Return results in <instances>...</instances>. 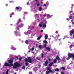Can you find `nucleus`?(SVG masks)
<instances>
[{
  "label": "nucleus",
  "mask_w": 74,
  "mask_h": 74,
  "mask_svg": "<svg viewBox=\"0 0 74 74\" xmlns=\"http://www.w3.org/2000/svg\"><path fill=\"white\" fill-rule=\"evenodd\" d=\"M48 60H49V61H51V59H48Z\"/></svg>",
  "instance_id": "48"
},
{
  "label": "nucleus",
  "mask_w": 74,
  "mask_h": 74,
  "mask_svg": "<svg viewBox=\"0 0 74 74\" xmlns=\"http://www.w3.org/2000/svg\"><path fill=\"white\" fill-rule=\"evenodd\" d=\"M44 16H46V14L43 15Z\"/></svg>",
  "instance_id": "47"
},
{
  "label": "nucleus",
  "mask_w": 74,
  "mask_h": 74,
  "mask_svg": "<svg viewBox=\"0 0 74 74\" xmlns=\"http://www.w3.org/2000/svg\"><path fill=\"white\" fill-rule=\"evenodd\" d=\"M34 12L35 13H36V12H37V11L35 10L34 11Z\"/></svg>",
  "instance_id": "44"
},
{
  "label": "nucleus",
  "mask_w": 74,
  "mask_h": 74,
  "mask_svg": "<svg viewBox=\"0 0 74 74\" xmlns=\"http://www.w3.org/2000/svg\"><path fill=\"white\" fill-rule=\"evenodd\" d=\"M14 13H12L11 14H10V18H11V17H12V15H14Z\"/></svg>",
  "instance_id": "20"
},
{
  "label": "nucleus",
  "mask_w": 74,
  "mask_h": 74,
  "mask_svg": "<svg viewBox=\"0 0 74 74\" xmlns=\"http://www.w3.org/2000/svg\"><path fill=\"white\" fill-rule=\"evenodd\" d=\"M15 59L12 58V60H10L8 61L9 63H11L10 64L7 63V62H5V64H4V66H10V67L14 65V64L12 63V62H13V61L12 60Z\"/></svg>",
  "instance_id": "1"
},
{
  "label": "nucleus",
  "mask_w": 74,
  "mask_h": 74,
  "mask_svg": "<svg viewBox=\"0 0 74 74\" xmlns=\"http://www.w3.org/2000/svg\"><path fill=\"white\" fill-rule=\"evenodd\" d=\"M39 26H40V27H42V24H39Z\"/></svg>",
  "instance_id": "29"
},
{
  "label": "nucleus",
  "mask_w": 74,
  "mask_h": 74,
  "mask_svg": "<svg viewBox=\"0 0 74 74\" xmlns=\"http://www.w3.org/2000/svg\"><path fill=\"white\" fill-rule=\"evenodd\" d=\"M64 37V38H69V37H67V36H65Z\"/></svg>",
  "instance_id": "37"
},
{
  "label": "nucleus",
  "mask_w": 74,
  "mask_h": 74,
  "mask_svg": "<svg viewBox=\"0 0 74 74\" xmlns=\"http://www.w3.org/2000/svg\"><path fill=\"white\" fill-rule=\"evenodd\" d=\"M73 47H74V45H71L70 46H69V48H73Z\"/></svg>",
  "instance_id": "21"
},
{
  "label": "nucleus",
  "mask_w": 74,
  "mask_h": 74,
  "mask_svg": "<svg viewBox=\"0 0 74 74\" xmlns=\"http://www.w3.org/2000/svg\"><path fill=\"white\" fill-rule=\"evenodd\" d=\"M39 48L40 49H41V48H42V45H40L39 46Z\"/></svg>",
  "instance_id": "25"
},
{
  "label": "nucleus",
  "mask_w": 74,
  "mask_h": 74,
  "mask_svg": "<svg viewBox=\"0 0 74 74\" xmlns=\"http://www.w3.org/2000/svg\"><path fill=\"white\" fill-rule=\"evenodd\" d=\"M21 22V19H19L18 20V23L19 22Z\"/></svg>",
  "instance_id": "31"
},
{
  "label": "nucleus",
  "mask_w": 74,
  "mask_h": 74,
  "mask_svg": "<svg viewBox=\"0 0 74 74\" xmlns=\"http://www.w3.org/2000/svg\"><path fill=\"white\" fill-rule=\"evenodd\" d=\"M29 41H28V40H26L25 41V43L26 44H29Z\"/></svg>",
  "instance_id": "19"
},
{
  "label": "nucleus",
  "mask_w": 74,
  "mask_h": 74,
  "mask_svg": "<svg viewBox=\"0 0 74 74\" xmlns=\"http://www.w3.org/2000/svg\"><path fill=\"white\" fill-rule=\"evenodd\" d=\"M8 69L7 70V71H6V74H8V72H9V71H8Z\"/></svg>",
  "instance_id": "34"
},
{
  "label": "nucleus",
  "mask_w": 74,
  "mask_h": 74,
  "mask_svg": "<svg viewBox=\"0 0 74 74\" xmlns=\"http://www.w3.org/2000/svg\"><path fill=\"white\" fill-rule=\"evenodd\" d=\"M57 38H58V37H57Z\"/></svg>",
  "instance_id": "63"
},
{
  "label": "nucleus",
  "mask_w": 74,
  "mask_h": 74,
  "mask_svg": "<svg viewBox=\"0 0 74 74\" xmlns=\"http://www.w3.org/2000/svg\"><path fill=\"white\" fill-rule=\"evenodd\" d=\"M14 74H16V73H15Z\"/></svg>",
  "instance_id": "57"
},
{
  "label": "nucleus",
  "mask_w": 74,
  "mask_h": 74,
  "mask_svg": "<svg viewBox=\"0 0 74 74\" xmlns=\"http://www.w3.org/2000/svg\"><path fill=\"white\" fill-rule=\"evenodd\" d=\"M43 56H44V54L43 53H42L41 54L42 58H43Z\"/></svg>",
  "instance_id": "35"
},
{
  "label": "nucleus",
  "mask_w": 74,
  "mask_h": 74,
  "mask_svg": "<svg viewBox=\"0 0 74 74\" xmlns=\"http://www.w3.org/2000/svg\"><path fill=\"white\" fill-rule=\"evenodd\" d=\"M42 74V73H41V74Z\"/></svg>",
  "instance_id": "62"
},
{
  "label": "nucleus",
  "mask_w": 74,
  "mask_h": 74,
  "mask_svg": "<svg viewBox=\"0 0 74 74\" xmlns=\"http://www.w3.org/2000/svg\"><path fill=\"white\" fill-rule=\"evenodd\" d=\"M70 34L71 36H72L73 34H74V30L73 29L72 30L70 31Z\"/></svg>",
  "instance_id": "6"
},
{
  "label": "nucleus",
  "mask_w": 74,
  "mask_h": 74,
  "mask_svg": "<svg viewBox=\"0 0 74 74\" xmlns=\"http://www.w3.org/2000/svg\"><path fill=\"white\" fill-rule=\"evenodd\" d=\"M41 37H42V36H41V35H40L39 37H38V38H37L38 40H39L41 38Z\"/></svg>",
  "instance_id": "15"
},
{
  "label": "nucleus",
  "mask_w": 74,
  "mask_h": 74,
  "mask_svg": "<svg viewBox=\"0 0 74 74\" xmlns=\"http://www.w3.org/2000/svg\"><path fill=\"white\" fill-rule=\"evenodd\" d=\"M73 37H74V35H73Z\"/></svg>",
  "instance_id": "59"
},
{
  "label": "nucleus",
  "mask_w": 74,
  "mask_h": 74,
  "mask_svg": "<svg viewBox=\"0 0 74 74\" xmlns=\"http://www.w3.org/2000/svg\"><path fill=\"white\" fill-rule=\"evenodd\" d=\"M47 70H49V71H47L46 72V74H49L51 73H52L53 71L51 69H50V68L49 67H47Z\"/></svg>",
  "instance_id": "5"
},
{
  "label": "nucleus",
  "mask_w": 74,
  "mask_h": 74,
  "mask_svg": "<svg viewBox=\"0 0 74 74\" xmlns=\"http://www.w3.org/2000/svg\"><path fill=\"white\" fill-rule=\"evenodd\" d=\"M46 46H47V45H46V44H45V45H44L45 47H46Z\"/></svg>",
  "instance_id": "45"
},
{
  "label": "nucleus",
  "mask_w": 74,
  "mask_h": 74,
  "mask_svg": "<svg viewBox=\"0 0 74 74\" xmlns=\"http://www.w3.org/2000/svg\"><path fill=\"white\" fill-rule=\"evenodd\" d=\"M44 5V6H45V7H46V4H44V5Z\"/></svg>",
  "instance_id": "41"
},
{
  "label": "nucleus",
  "mask_w": 74,
  "mask_h": 74,
  "mask_svg": "<svg viewBox=\"0 0 74 74\" xmlns=\"http://www.w3.org/2000/svg\"><path fill=\"white\" fill-rule=\"evenodd\" d=\"M53 16L52 15L51 16L49 14H47V18L48 19H49V18H51V16Z\"/></svg>",
  "instance_id": "11"
},
{
  "label": "nucleus",
  "mask_w": 74,
  "mask_h": 74,
  "mask_svg": "<svg viewBox=\"0 0 74 74\" xmlns=\"http://www.w3.org/2000/svg\"><path fill=\"white\" fill-rule=\"evenodd\" d=\"M53 62H52L51 63L49 64V66H50V67H51L52 65V64H53Z\"/></svg>",
  "instance_id": "23"
},
{
  "label": "nucleus",
  "mask_w": 74,
  "mask_h": 74,
  "mask_svg": "<svg viewBox=\"0 0 74 74\" xmlns=\"http://www.w3.org/2000/svg\"><path fill=\"white\" fill-rule=\"evenodd\" d=\"M71 12H73V11H71Z\"/></svg>",
  "instance_id": "60"
},
{
  "label": "nucleus",
  "mask_w": 74,
  "mask_h": 74,
  "mask_svg": "<svg viewBox=\"0 0 74 74\" xmlns=\"http://www.w3.org/2000/svg\"><path fill=\"white\" fill-rule=\"evenodd\" d=\"M43 42L44 43H45L46 44H47L48 43V42H47V41L46 40H45Z\"/></svg>",
  "instance_id": "26"
},
{
  "label": "nucleus",
  "mask_w": 74,
  "mask_h": 74,
  "mask_svg": "<svg viewBox=\"0 0 74 74\" xmlns=\"http://www.w3.org/2000/svg\"><path fill=\"white\" fill-rule=\"evenodd\" d=\"M11 49H13V50H14V51H15V50H16V48L14 47H13V46H11Z\"/></svg>",
  "instance_id": "9"
},
{
  "label": "nucleus",
  "mask_w": 74,
  "mask_h": 74,
  "mask_svg": "<svg viewBox=\"0 0 74 74\" xmlns=\"http://www.w3.org/2000/svg\"><path fill=\"white\" fill-rule=\"evenodd\" d=\"M27 5H29V2H28V3H27Z\"/></svg>",
  "instance_id": "52"
},
{
  "label": "nucleus",
  "mask_w": 74,
  "mask_h": 74,
  "mask_svg": "<svg viewBox=\"0 0 74 74\" xmlns=\"http://www.w3.org/2000/svg\"><path fill=\"white\" fill-rule=\"evenodd\" d=\"M45 40H47L48 38V34H46L45 36Z\"/></svg>",
  "instance_id": "13"
},
{
  "label": "nucleus",
  "mask_w": 74,
  "mask_h": 74,
  "mask_svg": "<svg viewBox=\"0 0 74 74\" xmlns=\"http://www.w3.org/2000/svg\"><path fill=\"white\" fill-rule=\"evenodd\" d=\"M61 69H62V70H65V68L64 67H62L61 68Z\"/></svg>",
  "instance_id": "30"
},
{
  "label": "nucleus",
  "mask_w": 74,
  "mask_h": 74,
  "mask_svg": "<svg viewBox=\"0 0 74 74\" xmlns=\"http://www.w3.org/2000/svg\"><path fill=\"white\" fill-rule=\"evenodd\" d=\"M23 26V24H20L19 25V27H22Z\"/></svg>",
  "instance_id": "10"
},
{
  "label": "nucleus",
  "mask_w": 74,
  "mask_h": 74,
  "mask_svg": "<svg viewBox=\"0 0 74 74\" xmlns=\"http://www.w3.org/2000/svg\"><path fill=\"white\" fill-rule=\"evenodd\" d=\"M47 23V22H46V23Z\"/></svg>",
  "instance_id": "61"
},
{
  "label": "nucleus",
  "mask_w": 74,
  "mask_h": 74,
  "mask_svg": "<svg viewBox=\"0 0 74 74\" xmlns=\"http://www.w3.org/2000/svg\"><path fill=\"white\" fill-rule=\"evenodd\" d=\"M41 32H43V30H41Z\"/></svg>",
  "instance_id": "49"
},
{
  "label": "nucleus",
  "mask_w": 74,
  "mask_h": 74,
  "mask_svg": "<svg viewBox=\"0 0 74 74\" xmlns=\"http://www.w3.org/2000/svg\"><path fill=\"white\" fill-rule=\"evenodd\" d=\"M20 60H22V58H19Z\"/></svg>",
  "instance_id": "46"
},
{
  "label": "nucleus",
  "mask_w": 74,
  "mask_h": 74,
  "mask_svg": "<svg viewBox=\"0 0 74 74\" xmlns=\"http://www.w3.org/2000/svg\"><path fill=\"white\" fill-rule=\"evenodd\" d=\"M48 61H46L45 62V65L46 66H47V65L48 64Z\"/></svg>",
  "instance_id": "14"
},
{
  "label": "nucleus",
  "mask_w": 74,
  "mask_h": 74,
  "mask_svg": "<svg viewBox=\"0 0 74 74\" xmlns=\"http://www.w3.org/2000/svg\"><path fill=\"white\" fill-rule=\"evenodd\" d=\"M36 59H38V60H40V58L38 57H37L36 58Z\"/></svg>",
  "instance_id": "39"
},
{
  "label": "nucleus",
  "mask_w": 74,
  "mask_h": 74,
  "mask_svg": "<svg viewBox=\"0 0 74 74\" xmlns=\"http://www.w3.org/2000/svg\"><path fill=\"white\" fill-rule=\"evenodd\" d=\"M71 39H72V38H73V37H71Z\"/></svg>",
  "instance_id": "55"
},
{
  "label": "nucleus",
  "mask_w": 74,
  "mask_h": 74,
  "mask_svg": "<svg viewBox=\"0 0 74 74\" xmlns=\"http://www.w3.org/2000/svg\"><path fill=\"white\" fill-rule=\"evenodd\" d=\"M69 18L70 19H72L73 18V17L71 16H70L69 17Z\"/></svg>",
  "instance_id": "33"
},
{
  "label": "nucleus",
  "mask_w": 74,
  "mask_h": 74,
  "mask_svg": "<svg viewBox=\"0 0 74 74\" xmlns=\"http://www.w3.org/2000/svg\"><path fill=\"white\" fill-rule=\"evenodd\" d=\"M42 10V8L41 7H40L39 8V11H41Z\"/></svg>",
  "instance_id": "16"
},
{
  "label": "nucleus",
  "mask_w": 74,
  "mask_h": 74,
  "mask_svg": "<svg viewBox=\"0 0 74 74\" xmlns=\"http://www.w3.org/2000/svg\"><path fill=\"white\" fill-rule=\"evenodd\" d=\"M29 74H32V72H29Z\"/></svg>",
  "instance_id": "43"
},
{
  "label": "nucleus",
  "mask_w": 74,
  "mask_h": 74,
  "mask_svg": "<svg viewBox=\"0 0 74 74\" xmlns=\"http://www.w3.org/2000/svg\"><path fill=\"white\" fill-rule=\"evenodd\" d=\"M43 27H46L47 25H46V24H44L43 25Z\"/></svg>",
  "instance_id": "22"
},
{
  "label": "nucleus",
  "mask_w": 74,
  "mask_h": 74,
  "mask_svg": "<svg viewBox=\"0 0 74 74\" xmlns=\"http://www.w3.org/2000/svg\"><path fill=\"white\" fill-rule=\"evenodd\" d=\"M16 58H18V56H16Z\"/></svg>",
  "instance_id": "53"
},
{
  "label": "nucleus",
  "mask_w": 74,
  "mask_h": 74,
  "mask_svg": "<svg viewBox=\"0 0 74 74\" xmlns=\"http://www.w3.org/2000/svg\"><path fill=\"white\" fill-rule=\"evenodd\" d=\"M55 71H59V69L57 68L55 69Z\"/></svg>",
  "instance_id": "24"
},
{
  "label": "nucleus",
  "mask_w": 74,
  "mask_h": 74,
  "mask_svg": "<svg viewBox=\"0 0 74 74\" xmlns=\"http://www.w3.org/2000/svg\"><path fill=\"white\" fill-rule=\"evenodd\" d=\"M25 34H27V32H25Z\"/></svg>",
  "instance_id": "40"
},
{
  "label": "nucleus",
  "mask_w": 74,
  "mask_h": 74,
  "mask_svg": "<svg viewBox=\"0 0 74 74\" xmlns=\"http://www.w3.org/2000/svg\"><path fill=\"white\" fill-rule=\"evenodd\" d=\"M69 27L71 28V26H70V25H69Z\"/></svg>",
  "instance_id": "54"
},
{
  "label": "nucleus",
  "mask_w": 74,
  "mask_h": 74,
  "mask_svg": "<svg viewBox=\"0 0 74 74\" xmlns=\"http://www.w3.org/2000/svg\"><path fill=\"white\" fill-rule=\"evenodd\" d=\"M36 1H37V0H36Z\"/></svg>",
  "instance_id": "58"
},
{
  "label": "nucleus",
  "mask_w": 74,
  "mask_h": 74,
  "mask_svg": "<svg viewBox=\"0 0 74 74\" xmlns=\"http://www.w3.org/2000/svg\"><path fill=\"white\" fill-rule=\"evenodd\" d=\"M57 61V60H56V59H54V63H56V62Z\"/></svg>",
  "instance_id": "28"
},
{
  "label": "nucleus",
  "mask_w": 74,
  "mask_h": 74,
  "mask_svg": "<svg viewBox=\"0 0 74 74\" xmlns=\"http://www.w3.org/2000/svg\"><path fill=\"white\" fill-rule=\"evenodd\" d=\"M72 25H74V22H72Z\"/></svg>",
  "instance_id": "51"
},
{
  "label": "nucleus",
  "mask_w": 74,
  "mask_h": 74,
  "mask_svg": "<svg viewBox=\"0 0 74 74\" xmlns=\"http://www.w3.org/2000/svg\"><path fill=\"white\" fill-rule=\"evenodd\" d=\"M34 48H32V49H31V50L32 51H34Z\"/></svg>",
  "instance_id": "36"
},
{
  "label": "nucleus",
  "mask_w": 74,
  "mask_h": 74,
  "mask_svg": "<svg viewBox=\"0 0 74 74\" xmlns=\"http://www.w3.org/2000/svg\"><path fill=\"white\" fill-rule=\"evenodd\" d=\"M38 44H37L36 45V47L37 48L38 47Z\"/></svg>",
  "instance_id": "42"
},
{
  "label": "nucleus",
  "mask_w": 74,
  "mask_h": 74,
  "mask_svg": "<svg viewBox=\"0 0 74 74\" xmlns=\"http://www.w3.org/2000/svg\"><path fill=\"white\" fill-rule=\"evenodd\" d=\"M27 33L28 34H30L31 33V31L29 30L27 31Z\"/></svg>",
  "instance_id": "27"
},
{
  "label": "nucleus",
  "mask_w": 74,
  "mask_h": 74,
  "mask_svg": "<svg viewBox=\"0 0 74 74\" xmlns=\"http://www.w3.org/2000/svg\"><path fill=\"white\" fill-rule=\"evenodd\" d=\"M25 64L26 66H27L28 65V62L32 63V59H31V58L28 57V59L27 58H25Z\"/></svg>",
  "instance_id": "2"
},
{
  "label": "nucleus",
  "mask_w": 74,
  "mask_h": 74,
  "mask_svg": "<svg viewBox=\"0 0 74 74\" xmlns=\"http://www.w3.org/2000/svg\"><path fill=\"white\" fill-rule=\"evenodd\" d=\"M73 46L74 47V45H73Z\"/></svg>",
  "instance_id": "64"
},
{
  "label": "nucleus",
  "mask_w": 74,
  "mask_h": 74,
  "mask_svg": "<svg viewBox=\"0 0 74 74\" xmlns=\"http://www.w3.org/2000/svg\"><path fill=\"white\" fill-rule=\"evenodd\" d=\"M37 5L38 6H40V4L39 2L38 1V3L37 4Z\"/></svg>",
  "instance_id": "17"
},
{
  "label": "nucleus",
  "mask_w": 74,
  "mask_h": 74,
  "mask_svg": "<svg viewBox=\"0 0 74 74\" xmlns=\"http://www.w3.org/2000/svg\"><path fill=\"white\" fill-rule=\"evenodd\" d=\"M14 65L13 66V69H16V68L18 67H20L21 65L18 63V62H16L14 63Z\"/></svg>",
  "instance_id": "4"
},
{
  "label": "nucleus",
  "mask_w": 74,
  "mask_h": 74,
  "mask_svg": "<svg viewBox=\"0 0 74 74\" xmlns=\"http://www.w3.org/2000/svg\"><path fill=\"white\" fill-rule=\"evenodd\" d=\"M61 74H64V72H61Z\"/></svg>",
  "instance_id": "38"
},
{
  "label": "nucleus",
  "mask_w": 74,
  "mask_h": 74,
  "mask_svg": "<svg viewBox=\"0 0 74 74\" xmlns=\"http://www.w3.org/2000/svg\"><path fill=\"white\" fill-rule=\"evenodd\" d=\"M14 33H15V35H16V36H17V34H18L19 36H20L21 35V34H19V33L16 32V31L14 32Z\"/></svg>",
  "instance_id": "8"
},
{
  "label": "nucleus",
  "mask_w": 74,
  "mask_h": 74,
  "mask_svg": "<svg viewBox=\"0 0 74 74\" xmlns=\"http://www.w3.org/2000/svg\"><path fill=\"white\" fill-rule=\"evenodd\" d=\"M58 37H59V36H60L59 35V34H58Z\"/></svg>",
  "instance_id": "56"
},
{
  "label": "nucleus",
  "mask_w": 74,
  "mask_h": 74,
  "mask_svg": "<svg viewBox=\"0 0 74 74\" xmlns=\"http://www.w3.org/2000/svg\"><path fill=\"white\" fill-rule=\"evenodd\" d=\"M46 49L48 51H51V49H50V48H49V47H47L46 48Z\"/></svg>",
  "instance_id": "18"
},
{
  "label": "nucleus",
  "mask_w": 74,
  "mask_h": 74,
  "mask_svg": "<svg viewBox=\"0 0 74 74\" xmlns=\"http://www.w3.org/2000/svg\"><path fill=\"white\" fill-rule=\"evenodd\" d=\"M68 56L69 57L66 58L67 60H69L71 58H73V59H74V54H71L70 53H69L68 54Z\"/></svg>",
  "instance_id": "3"
},
{
  "label": "nucleus",
  "mask_w": 74,
  "mask_h": 74,
  "mask_svg": "<svg viewBox=\"0 0 74 74\" xmlns=\"http://www.w3.org/2000/svg\"><path fill=\"white\" fill-rule=\"evenodd\" d=\"M16 8L17 10H18V11H21L22 8H21V7H16Z\"/></svg>",
  "instance_id": "7"
},
{
  "label": "nucleus",
  "mask_w": 74,
  "mask_h": 74,
  "mask_svg": "<svg viewBox=\"0 0 74 74\" xmlns=\"http://www.w3.org/2000/svg\"><path fill=\"white\" fill-rule=\"evenodd\" d=\"M56 59H57V60H60V58H59V56H57L56 57Z\"/></svg>",
  "instance_id": "12"
},
{
  "label": "nucleus",
  "mask_w": 74,
  "mask_h": 74,
  "mask_svg": "<svg viewBox=\"0 0 74 74\" xmlns=\"http://www.w3.org/2000/svg\"><path fill=\"white\" fill-rule=\"evenodd\" d=\"M66 19H67V21H69V18H66Z\"/></svg>",
  "instance_id": "50"
},
{
  "label": "nucleus",
  "mask_w": 74,
  "mask_h": 74,
  "mask_svg": "<svg viewBox=\"0 0 74 74\" xmlns=\"http://www.w3.org/2000/svg\"><path fill=\"white\" fill-rule=\"evenodd\" d=\"M22 69H25V66H23L22 68Z\"/></svg>",
  "instance_id": "32"
}]
</instances>
